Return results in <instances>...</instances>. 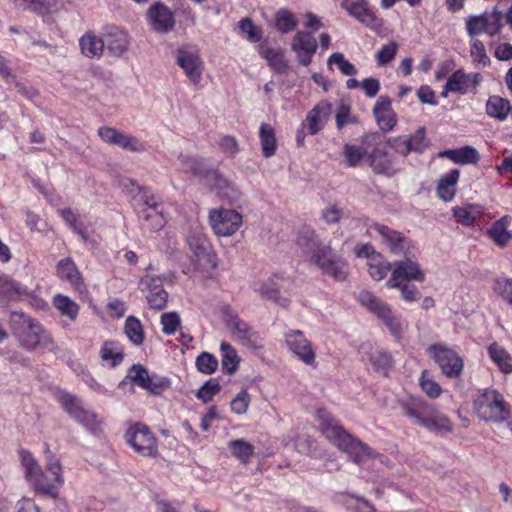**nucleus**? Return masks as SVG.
<instances>
[{"instance_id": "f257e3e1", "label": "nucleus", "mask_w": 512, "mask_h": 512, "mask_svg": "<svg viewBox=\"0 0 512 512\" xmlns=\"http://www.w3.org/2000/svg\"><path fill=\"white\" fill-rule=\"evenodd\" d=\"M21 466L24 470L25 479L30 483L35 493L40 496L58 498V486L64 483L62 467L59 459L53 455L48 445L45 449L46 469L54 475V482L47 479L46 474L39 466L31 452L25 449L19 450Z\"/></svg>"}, {"instance_id": "f03ea898", "label": "nucleus", "mask_w": 512, "mask_h": 512, "mask_svg": "<svg viewBox=\"0 0 512 512\" xmlns=\"http://www.w3.org/2000/svg\"><path fill=\"white\" fill-rule=\"evenodd\" d=\"M320 426L325 437L358 466L364 467L369 460L375 458H379L382 462L383 455L348 433L330 416L322 417Z\"/></svg>"}, {"instance_id": "7ed1b4c3", "label": "nucleus", "mask_w": 512, "mask_h": 512, "mask_svg": "<svg viewBox=\"0 0 512 512\" xmlns=\"http://www.w3.org/2000/svg\"><path fill=\"white\" fill-rule=\"evenodd\" d=\"M401 412L414 425L433 433H449L453 427L449 418L438 411L434 404L422 397L410 396L399 402Z\"/></svg>"}, {"instance_id": "20e7f679", "label": "nucleus", "mask_w": 512, "mask_h": 512, "mask_svg": "<svg viewBox=\"0 0 512 512\" xmlns=\"http://www.w3.org/2000/svg\"><path fill=\"white\" fill-rule=\"evenodd\" d=\"M9 324L19 345L32 352L36 349L53 351L54 341L47 330L34 318L21 311H12Z\"/></svg>"}, {"instance_id": "39448f33", "label": "nucleus", "mask_w": 512, "mask_h": 512, "mask_svg": "<svg viewBox=\"0 0 512 512\" xmlns=\"http://www.w3.org/2000/svg\"><path fill=\"white\" fill-rule=\"evenodd\" d=\"M473 408L485 422L503 423L510 418V407L497 390H483L473 401Z\"/></svg>"}, {"instance_id": "423d86ee", "label": "nucleus", "mask_w": 512, "mask_h": 512, "mask_svg": "<svg viewBox=\"0 0 512 512\" xmlns=\"http://www.w3.org/2000/svg\"><path fill=\"white\" fill-rule=\"evenodd\" d=\"M428 356L435 361L443 375L448 378H458L464 367L463 359L449 346L434 343L427 348Z\"/></svg>"}, {"instance_id": "0eeeda50", "label": "nucleus", "mask_w": 512, "mask_h": 512, "mask_svg": "<svg viewBox=\"0 0 512 512\" xmlns=\"http://www.w3.org/2000/svg\"><path fill=\"white\" fill-rule=\"evenodd\" d=\"M187 243L192 252V261L201 268L215 269L218 266L216 253L207 236L194 231L187 237Z\"/></svg>"}, {"instance_id": "6e6552de", "label": "nucleus", "mask_w": 512, "mask_h": 512, "mask_svg": "<svg viewBox=\"0 0 512 512\" xmlns=\"http://www.w3.org/2000/svg\"><path fill=\"white\" fill-rule=\"evenodd\" d=\"M125 439L142 456L155 457L158 453L156 437L145 424L131 426L125 433Z\"/></svg>"}, {"instance_id": "1a4fd4ad", "label": "nucleus", "mask_w": 512, "mask_h": 512, "mask_svg": "<svg viewBox=\"0 0 512 512\" xmlns=\"http://www.w3.org/2000/svg\"><path fill=\"white\" fill-rule=\"evenodd\" d=\"M317 266L323 275L332 277L335 281H344L349 274V264L340 255H338L332 247L322 250V254L314 257L312 263Z\"/></svg>"}, {"instance_id": "9d476101", "label": "nucleus", "mask_w": 512, "mask_h": 512, "mask_svg": "<svg viewBox=\"0 0 512 512\" xmlns=\"http://www.w3.org/2000/svg\"><path fill=\"white\" fill-rule=\"evenodd\" d=\"M209 223L218 236H231L242 225V215L234 209H212L209 211Z\"/></svg>"}, {"instance_id": "9b49d317", "label": "nucleus", "mask_w": 512, "mask_h": 512, "mask_svg": "<svg viewBox=\"0 0 512 512\" xmlns=\"http://www.w3.org/2000/svg\"><path fill=\"white\" fill-rule=\"evenodd\" d=\"M341 7L361 24L374 31L383 27V21L377 17L367 0H342Z\"/></svg>"}, {"instance_id": "f8f14e48", "label": "nucleus", "mask_w": 512, "mask_h": 512, "mask_svg": "<svg viewBox=\"0 0 512 512\" xmlns=\"http://www.w3.org/2000/svg\"><path fill=\"white\" fill-rule=\"evenodd\" d=\"M226 326L230 329L232 335L245 347L253 350L262 348L258 333L248 323L240 319L236 313H226Z\"/></svg>"}, {"instance_id": "ddd939ff", "label": "nucleus", "mask_w": 512, "mask_h": 512, "mask_svg": "<svg viewBox=\"0 0 512 512\" xmlns=\"http://www.w3.org/2000/svg\"><path fill=\"white\" fill-rule=\"evenodd\" d=\"M403 260L393 263V270L387 282H424L425 273L421 269L419 263L408 257L409 250L404 252Z\"/></svg>"}, {"instance_id": "4468645a", "label": "nucleus", "mask_w": 512, "mask_h": 512, "mask_svg": "<svg viewBox=\"0 0 512 512\" xmlns=\"http://www.w3.org/2000/svg\"><path fill=\"white\" fill-rule=\"evenodd\" d=\"M291 50L296 54L299 64L307 67L317 51V41L311 32L298 31L292 38Z\"/></svg>"}, {"instance_id": "2eb2a0df", "label": "nucleus", "mask_w": 512, "mask_h": 512, "mask_svg": "<svg viewBox=\"0 0 512 512\" xmlns=\"http://www.w3.org/2000/svg\"><path fill=\"white\" fill-rule=\"evenodd\" d=\"M296 245L298 248L308 256L309 262H314L316 255L322 254V250L331 247L329 244H324L316 231L310 226H302L297 234Z\"/></svg>"}, {"instance_id": "dca6fc26", "label": "nucleus", "mask_w": 512, "mask_h": 512, "mask_svg": "<svg viewBox=\"0 0 512 512\" xmlns=\"http://www.w3.org/2000/svg\"><path fill=\"white\" fill-rule=\"evenodd\" d=\"M147 19L152 29L160 34L170 32L175 26L174 13L160 2L149 7Z\"/></svg>"}, {"instance_id": "f3484780", "label": "nucleus", "mask_w": 512, "mask_h": 512, "mask_svg": "<svg viewBox=\"0 0 512 512\" xmlns=\"http://www.w3.org/2000/svg\"><path fill=\"white\" fill-rule=\"evenodd\" d=\"M286 343L289 349L307 365H312L315 361V352L311 343L305 338L300 330H291L285 335Z\"/></svg>"}, {"instance_id": "a211bd4d", "label": "nucleus", "mask_w": 512, "mask_h": 512, "mask_svg": "<svg viewBox=\"0 0 512 512\" xmlns=\"http://www.w3.org/2000/svg\"><path fill=\"white\" fill-rule=\"evenodd\" d=\"M181 169L185 173H191L200 180H204L208 185L215 177L218 170L213 169L199 157L181 154L178 157Z\"/></svg>"}, {"instance_id": "6ab92c4d", "label": "nucleus", "mask_w": 512, "mask_h": 512, "mask_svg": "<svg viewBox=\"0 0 512 512\" xmlns=\"http://www.w3.org/2000/svg\"><path fill=\"white\" fill-rule=\"evenodd\" d=\"M56 275L70 283V285L80 295L87 293L86 285L83 281L80 271L70 257L61 259L56 265Z\"/></svg>"}, {"instance_id": "aec40b11", "label": "nucleus", "mask_w": 512, "mask_h": 512, "mask_svg": "<svg viewBox=\"0 0 512 512\" xmlns=\"http://www.w3.org/2000/svg\"><path fill=\"white\" fill-rule=\"evenodd\" d=\"M370 229L376 231L382 237L383 242L393 254H400L409 250L410 241L401 232L379 223L371 224Z\"/></svg>"}, {"instance_id": "412c9836", "label": "nucleus", "mask_w": 512, "mask_h": 512, "mask_svg": "<svg viewBox=\"0 0 512 512\" xmlns=\"http://www.w3.org/2000/svg\"><path fill=\"white\" fill-rule=\"evenodd\" d=\"M149 289L146 298L150 308L162 310L167 306L168 292L163 288L162 279L159 276H146L141 279Z\"/></svg>"}, {"instance_id": "4be33fe9", "label": "nucleus", "mask_w": 512, "mask_h": 512, "mask_svg": "<svg viewBox=\"0 0 512 512\" xmlns=\"http://www.w3.org/2000/svg\"><path fill=\"white\" fill-rule=\"evenodd\" d=\"M208 185L212 190L216 191L219 198L230 204H236L241 199L242 192L239 187L233 181L224 177L219 171Z\"/></svg>"}, {"instance_id": "5701e85b", "label": "nucleus", "mask_w": 512, "mask_h": 512, "mask_svg": "<svg viewBox=\"0 0 512 512\" xmlns=\"http://www.w3.org/2000/svg\"><path fill=\"white\" fill-rule=\"evenodd\" d=\"M177 64L184 70L186 76L198 84L202 75V61L199 55L185 49L177 50Z\"/></svg>"}, {"instance_id": "b1692460", "label": "nucleus", "mask_w": 512, "mask_h": 512, "mask_svg": "<svg viewBox=\"0 0 512 512\" xmlns=\"http://www.w3.org/2000/svg\"><path fill=\"white\" fill-rule=\"evenodd\" d=\"M104 43L111 55L119 57L127 51L129 38L126 32L116 26H111L104 34Z\"/></svg>"}, {"instance_id": "393cba45", "label": "nucleus", "mask_w": 512, "mask_h": 512, "mask_svg": "<svg viewBox=\"0 0 512 512\" xmlns=\"http://www.w3.org/2000/svg\"><path fill=\"white\" fill-rule=\"evenodd\" d=\"M369 165L373 172L387 177L394 176L398 170L393 166V158L385 150L375 148L368 155Z\"/></svg>"}, {"instance_id": "a878e982", "label": "nucleus", "mask_w": 512, "mask_h": 512, "mask_svg": "<svg viewBox=\"0 0 512 512\" xmlns=\"http://www.w3.org/2000/svg\"><path fill=\"white\" fill-rule=\"evenodd\" d=\"M332 104L326 100L320 101L316 106L310 110L305 119V126L307 125L308 133L311 135L317 134L322 130L325 119L330 115Z\"/></svg>"}, {"instance_id": "bb28decb", "label": "nucleus", "mask_w": 512, "mask_h": 512, "mask_svg": "<svg viewBox=\"0 0 512 512\" xmlns=\"http://www.w3.org/2000/svg\"><path fill=\"white\" fill-rule=\"evenodd\" d=\"M258 52L264 58L268 66L277 74H285L289 69V62L281 48H271L266 44H260Z\"/></svg>"}, {"instance_id": "cd10ccee", "label": "nucleus", "mask_w": 512, "mask_h": 512, "mask_svg": "<svg viewBox=\"0 0 512 512\" xmlns=\"http://www.w3.org/2000/svg\"><path fill=\"white\" fill-rule=\"evenodd\" d=\"M460 176L458 169L450 170L446 175H443L438 181L436 187L437 195L440 199L448 202L451 201L456 194V184Z\"/></svg>"}, {"instance_id": "c85d7f7f", "label": "nucleus", "mask_w": 512, "mask_h": 512, "mask_svg": "<svg viewBox=\"0 0 512 512\" xmlns=\"http://www.w3.org/2000/svg\"><path fill=\"white\" fill-rule=\"evenodd\" d=\"M440 157H446L457 164H476L479 159L478 151L472 146H464L458 149H448L440 152Z\"/></svg>"}, {"instance_id": "c756f323", "label": "nucleus", "mask_w": 512, "mask_h": 512, "mask_svg": "<svg viewBox=\"0 0 512 512\" xmlns=\"http://www.w3.org/2000/svg\"><path fill=\"white\" fill-rule=\"evenodd\" d=\"M511 110L510 101L498 95L490 96L485 106L486 114L498 121L506 120Z\"/></svg>"}, {"instance_id": "7c9ffc66", "label": "nucleus", "mask_w": 512, "mask_h": 512, "mask_svg": "<svg viewBox=\"0 0 512 512\" xmlns=\"http://www.w3.org/2000/svg\"><path fill=\"white\" fill-rule=\"evenodd\" d=\"M54 397L60 404L61 408L73 419H75L79 413L85 409L81 400L77 396L70 394L65 390L59 388L56 389L54 391Z\"/></svg>"}, {"instance_id": "2f4dec72", "label": "nucleus", "mask_w": 512, "mask_h": 512, "mask_svg": "<svg viewBox=\"0 0 512 512\" xmlns=\"http://www.w3.org/2000/svg\"><path fill=\"white\" fill-rule=\"evenodd\" d=\"M510 223L509 216H503L495 221L488 229L489 237L500 247H504L512 239V231L507 229Z\"/></svg>"}, {"instance_id": "473e14b6", "label": "nucleus", "mask_w": 512, "mask_h": 512, "mask_svg": "<svg viewBox=\"0 0 512 512\" xmlns=\"http://www.w3.org/2000/svg\"><path fill=\"white\" fill-rule=\"evenodd\" d=\"M487 351L491 360L499 367L502 373L509 374L512 372V356L504 347L497 342H493L489 345Z\"/></svg>"}, {"instance_id": "72a5a7b5", "label": "nucleus", "mask_w": 512, "mask_h": 512, "mask_svg": "<svg viewBox=\"0 0 512 512\" xmlns=\"http://www.w3.org/2000/svg\"><path fill=\"white\" fill-rule=\"evenodd\" d=\"M221 366L222 372L227 375H233L239 368L240 358L235 348L228 342H221Z\"/></svg>"}, {"instance_id": "f704fd0d", "label": "nucleus", "mask_w": 512, "mask_h": 512, "mask_svg": "<svg viewBox=\"0 0 512 512\" xmlns=\"http://www.w3.org/2000/svg\"><path fill=\"white\" fill-rule=\"evenodd\" d=\"M259 137L264 157H272L277 148L275 131L270 124L262 123L259 129Z\"/></svg>"}, {"instance_id": "c9c22d12", "label": "nucleus", "mask_w": 512, "mask_h": 512, "mask_svg": "<svg viewBox=\"0 0 512 512\" xmlns=\"http://www.w3.org/2000/svg\"><path fill=\"white\" fill-rule=\"evenodd\" d=\"M274 23L280 33L287 34L296 29L298 20L289 9L281 8L275 13Z\"/></svg>"}, {"instance_id": "e433bc0d", "label": "nucleus", "mask_w": 512, "mask_h": 512, "mask_svg": "<svg viewBox=\"0 0 512 512\" xmlns=\"http://www.w3.org/2000/svg\"><path fill=\"white\" fill-rule=\"evenodd\" d=\"M80 47L87 57H99L105 48L104 37L98 38L95 35L86 34L80 39Z\"/></svg>"}, {"instance_id": "4c0bfd02", "label": "nucleus", "mask_w": 512, "mask_h": 512, "mask_svg": "<svg viewBox=\"0 0 512 512\" xmlns=\"http://www.w3.org/2000/svg\"><path fill=\"white\" fill-rule=\"evenodd\" d=\"M100 356L104 361H111V367L120 365L124 359L123 349L116 341H105L100 350Z\"/></svg>"}, {"instance_id": "58836bf2", "label": "nucleus", "mask_w": 512, "mask_h": 512, "mask_svg": "<svg viewBox=\"0 0 512 512\" xmlns=\"http://www.w3.org/2000/svg\"><path fill=\"white\" fill-rule=\"evenodd\" d=\"M124 331L128 339L136 346L144 342L145 335L140 320L135 316H128L125 320Z\"/></svg>"}, {"instance_id": "ea45409f", "label": "nucleus", "mask_w": 512, "mask_h": 512, "mask_svg": "<svg viewBox=\"0 0 512 512\" xmlns=\"http://www.w3.org/2000/svg\"><path fill=\"white\" fill-rule=\"evenodd\" d=\"M342 155L348 167H357L369 153L365 147L346 143L343 146Z\"/></svg>"}, {"instance_id": "a19ab883", "label": "nucleus", "mask_w": 512, "mask_h": 512, "mask_svg": "<svg viewBox=\"0 0 512 512\" xmlns=\"http://www.w3.org/2000/svg\"><path fill=\"white\" fill-rule=\"evenodd\" d=\"M370 362L377 373L387 376L393 367L394 360L387 351H376L370 355Z\"/></svg>"}, {"instance_id": "79ce46f5", "label": "nucleus", "mask_w": 512, "mask_h": 512, "mask_svg": "<svg viewBox=\"0 0 512 512\" xmlns=\"http://www.w3.org/2000/svg\"><path fill=\"white\" fill-rule=\"evenodd\" d=\"M0 291L9 299H18L22 295L28 294L25 287L8 276L0 277Z\"/></svg>"}, {"instance_id": "37998d69", "label": "nucleus", "mask_w": 512, "mask_h": 512, "mask_svg": "<svg viewBox=\"0 0 512 512\" xmlns=\"http://www.w3.org/2000/svg\"><path fill=\"white\" fill-rule=\"evenodd\" d=\"M53 304L62 315L67 316L70 320L74 321L77 318L79 305L68 296L56 295L53 299Z\"/></svg>"}, {"instance_id": "c03bdc74", "label": "nucleus", "mask_w": 512, "mask_h": 512, "mask_svg": "<svg viewBox=\"0 0 512 512\" xmlns=\"http://www.w3.org/2000/svg\"><path fill=\"white\" fill-rule=\"evenodd\" d=\"M377 316L384 322L394 337L400 338L403 331L402 322L399 317L392 313L389 305L382 307V311Z\"/></svg>"}, {"instance_id": "a18cd8bd", "label": "nucleus", "mask_w": 512, "mask_h": 512, "mask_svg": "<svg viewBox=\"0 0 512 512\" xmlns=\"http://www.w3.org/2000/svg\"><path fill=\"white\" fill-rule=\"evenodd\" d=\"M466 30L469 36H477L481 33L489 35L487 12L480 15L469 16L466 19Z\"/></svg>"}, {"instance_id": "49530a36", "label": "nucleus", "mask_w": 512, "mask_h": 512, "mask_svg": "<svg viewBox=\"0 0 512 512\" xmlns=\"http://www.w3.org/2000/svg\"><path fill=\"white\" fill-rule=\"evenodd\" d=\"M232 454L241 462L247 463L254 454V447L243 439H236L229 442Z\"/></svg>"}, {"instance_id": "de8ad7c7", "label": "nucleus", "mask_w": 512, "mask_h": 512, "mask_svg": "<svg viewBox=\"0 0 512 512\" xmlns=\"http://www.w3.org/2000/svg\"><path fill=\"white\" fill-rule=\"evenodd\" d=\"M113 145H116L124 150L135 153H141L146 150L145 144L141 142L137 137L126 134L122 131L118 135Z\"/></svg>"}, {"instance_id": "09e8293b", "label": "nucleus", "mask_w": 512, "mask_h": 512, "mask_svg": "<svg viewBox=\"0 0 512 512\" xmlns=\"http://www.w3.org/2000/svg\"><path fill=\"white\" fill-rule=\"evenodd\" d=\"M387 287L398 289L401 293V297L406 302H414L421 296L418 288L411 282H387Z\"/></svg>"}, {"instance_id": "8fccbe9b", "label": "nucleus", "mask_w": 512, "mask_h": 512, "mask_svg": "<svg viewBox=\"0 0 512 512\" xmlns=\"http://www.w3.org/2000/svg\"><path fill=\"white\" fill-rule=\"evenodd\" d=\"M221 390L220 383L216 378H210L207 380L196 392V397L198 400H201L203 403H209L212 401L214 396H216Z\"/></svg>"}, {"instance_id": "3c124183", "label": "nucleus", "mask_w": 512, "mask_h": 512, "mask_svg": "<svg viewBox=\"0 0 512 512\" xmlns=\"http://www.w3.org/2000/svg\"><path fill=\"white\" fill-rule=\"evenodd\" d=\"M126 379H129V381L142 389L145 387H149L150 382V375L148 373V370L141 364H134L127 376Z\"/></svg>"}, {"instance_id": "603ef678", "label": "nucleus", "mask_w": 512, "mask_h": 512, "mask_svg": "<svg viewBox=\"0 0 512 512\" xmlns=\"http://www.w3.org/2000/svg\"><path fill=\"white\" fill-rule=\"evenodd\" d=\"M74 420L83 425L93 435H99L102 431L100 422L94 412L84 409Z\"/></svg>"}, {"instance_id": "864d4df0", "label": "nucleus", "mask_w": 512, "mask_h": 512, "mask_svg": "<svg viewBox=\"0 0 512 512\" xmlns=\"http://www.w3.org/2000/svg\"><path fill=\"white\" fill-rule=\"evenodd\" d=\"M358 300L362 306L366 307L370 312L376 315L382 311V307H386L388 305L374 294L366 290H363L359 293Z\"/></svg>"}, {"instance_id": "5fc2aeb1", "label": "nucleus", "mask_w": 512, "mask_h": 512, "mask_svg": "<svg viewBox=\"0 0 512 512\" xmlns=\"http://www.w3.org/2000/svg\"><path fill=\"white\" fill-rule=\"evenodd\" d=\"M196 367L199 372L210 375L214 373L218 368V360L216 357L208 352H202L197 358H196Z\"/></svg>"}, {"instance_id": "6e6d98bb", "label": "nucleus", "mask_w": 512, "mask_h": 512, "mask_svg": "<svg viewBox=\"0 0 512 512\" xmlns=\"http://www.w3.org/2000/svg\"><path fill=\"white\" fill-rule=\"evenodd\" d=\"M139 218L147 223V228L151 231H159L165 225V219L161 213L150 211L147 208L139 212Z\"/></svg>"}, {"instance_id": "4d7b16f0", "label": "nucleus", "mask_w": 512, "mask_h": 512, "mask_svg": "<svg viewBox=\"0 0 512 512\" xmlns=\"http://www.w3.org/2000/svg\"><path fill=\"white\" fill-rule=\"evenodd\" d=\"M410 152L422 153L430 142L426 138L425 127H419L414 135L407 137Z\"/></svg>"}, {"instance_id": "13d9d810", "label": "nucleus", "mask_w": 512, "mask_h": 512, "mask_svg": "<svg viewBox=\"0 0 512 512\" xmlns=\"http://www.w3.org/2000/svg\"><path fill=\"white\" fill-rule=\"evenodd\" d=\"M259 293L263 298L272 300L282 306H287L288 304V299L280 296V291L272 280L264 282L259 289Z\"/></svg>"}, {"instance_id": "bf43d9fd", "label": "nucleus", "mask_w": 512, "mask_h": 512, "mask_svg": "<svg viewBox=\"0 0 512 512\" xmlns=\"http://www.w3.org/2000/svg\"><path fill=\"white\" fill-rule=\"evenodd\" d=\"M238 27L243 34H246L247 40L250 42H259L263 38L262 30L255 26L249 17L241 19L238 22Z\"/></svg>"}, {"instance_id": "052dcab7", "label": "nucleus", "mask_w": 512, "mask_h": 512, "mask_svg": "<svg viewBox=\"0 0 512 512\" xmlns=\"http://www.w3.org/2000/svg\"><path fill=\"white\" fill-rule=\"evenodd\" d=\"M446 85L452 92L465 94L467 92V76L462 69L456 70L448 78Z\"/></svg>"}, {"instance_id": "680f3d73", "label": "nucleus", "mask_w": 512, "mask_h": 512, "mask_svg": "<svg viewBox=\"0 0 512 512\" xmlns=\"http://www.w3.org/2000/svg\"><path fill=\"white\" fill-rule=\"evenodd\" d=\"M419 383L421 389L430 398H437L442 393L440 385L431 378L430 372L428 370L422 371Z\"/></svg>"}, {"instance_id": "e2e57ef3", "label": "nucleus", "mask_w": 512, "mask_h": 512, "mask_svg": "<svg viewBox=\"0 0 512 512\" xmlns=\"http://www.w3.org/2000/svg\"><path fill=\"white\" fill-rule=\"evenodd\" d=\"M332 63L337 64L339 70L344 75L354 76L357 74L355 66L347 59H345L344 55L340 52H335L328 58V66H330Z\"/></svg>"}, {"instance_id": "0e129e2a", "label": "nucleus", "mask_w": 512, "mask_h": 512, "mask_svg": "<svg viewBox=\"0 0 512 512\" xmlns=\"http://www.w3.org/2000/svg\"><path fill=\"white\" fill-rule=\"evenodd\" d=\"M162 332L165 335H172L180 327L181 320L177 312H166L161 315Z\"/></svg>"}, {"instance_id": "69168bd1", "label": "nucleus", "mask_w": 512, "mask_h": 512, "mask_svg": "<svg viewBox=\"0 0 512 512\" xmlns=\"http://www.w3.org/2000/svg\"><path fill=\"white\" fill-rule=\"evenodd\" d=\"M251 397L246 388L242 389L231 401V410L238 415H242L247 412Z\"/></svg>"}, {"instance_id": "338daca9", "label": "nucleus", "mask_w": 512, "mask_h": 512, "mask_svg": "<svg viewBox=\"0 0 512 512\" xmlns=\"http://www.w3.org/2000/svg\"><path fill=\"white\" fill-rule=\"evenodd\" d=\"M398 44L395 41L389 42L384 45L376 54V61L379 66L389 64L396 56Z\"/></svg>"}, {"instance_id": "774afa93", "label": "nucleus", "mask_w": 512, "mask_h": 512, "mask_svg": "<svg viewBox=\"0 0 512 512\" xmlns=\"http://www.w3.org/2000/svg\"><path fill=\"white\" fill-rule=\"evenodd\" d=\"M493 289L503 300L512 305V279H497Z\"/></svg>"}]
</instances>
